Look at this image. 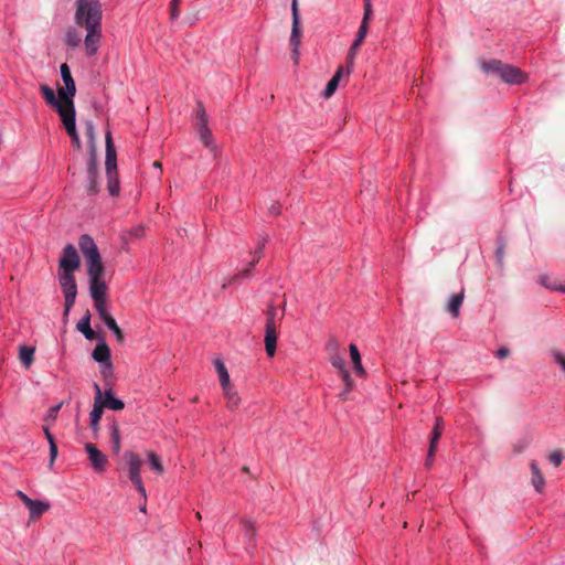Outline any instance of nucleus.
Returning <instances> with one entry per match:
<instances>
[{
	"mask_svg": "<svg viewBox=\"0 0 565 565\" xmlns=\"http://www.w3.org/2000/svg\"><path fill=\"white\" fill-rule=\"evenodd\" d=\"M530 468L532 471V484L537 492H543L545 486V479L535 461L530 463Z\"/></svg>",
	"mask_w": 565,
	"mask_h": 565,
	"instance_id": "5701e85b",
	"label": "nucleus"
},
{
	"mask_svg": "<svg viewBox=\"0 0 565 565\" xmlns=\"http://www.w3.org/2000/svg\"><path fill=\"white\" fill-rule=\"evenodd\" d=\"M276 310L269 309L267 312L266 333H265V350L268 356H274L276 352L277 334L275 324Z\"/></svg>",
	"mask_w": 565,
	"mask_h": 565,
	"instance_id": "9d476101",
	"label": "nucleus"
},
{
	"mask_svg": "<svg viewBox=\"0 0 565 565\" xmlns=\"http://www.w3.org/2000/svg\"><path fill=\"white\" fill-rule=\"evenodd\" d=\"M92 356L96 362H98L100 364L110 361V358H111L110 349L106 344L105 341L97 343V345L95 347V349L92 353Z\"/></svg>",
	"mask_w": 565,
	"mask_h": 565,
	"instance_id": "f3484780",
	"label": "nucleus"
},
{
	"mask_svg": "<svg viewBox=\"0 0 565 565\" xmlns=\"http://www.w3.org/2000/svg\"><path fill=\"white\" fill-rule=\"evenodd\" d=\"M552 356H553L554 361L562 367L563 372L565 373V354L558 350H553Z\"/></svg>",
	"mask_w": 565,
	"mask_h": 565,
	"instance_id": "ea45409f",
	"label": "nucleus"
},
{
	"mask_svg": "<svg viewBox=\"0 0 565 565\" xmlns=\"http://www.w3.org/2000/svg\"><path fill=\"white\" fill-rule=\"evenodd\" d=\"M434 457H435V455L430 457V448H429V449H428V454H427V459H426V462H425V465H426L427 467H430V466L433 465V462H434Z\"/></svg>",
	"mask_w": 565,
	"mask_h": 565,
	"instance_id": "4d7b16f0",
	"label": "nucleus"
},
{
	"mask_svg": "<svg viewBox=\"0 0 565 565\" xmlns=\"http://www.w3.org/2000/svg\"><path fill=\"white\" fill-rule=\"evenodd\" d=\"M345 71H347V66L345 67H343V66H339L338 67V70L335 71L334 75L328 82L324 90L322 92V96L326 99L330 98L334 94V92L337 90V88L339 86L341 77L342 76H347Z\"/></svg>",
	"mask_w": 565,
	"mask_h": 565,
	"instance_id": "dca6fc26",
	"label": "nucleus"
},
{
	"mask_svg": "<svg viewBox=\"0 0 565 565\" xmlns=\"http://www.w3.org/2000/svg\"><path fill=\"white\" fill-rule=\"evenodd\" d=\"M349 393H350V392H348V391H347V387H345V388H344V391L340 393L339 397H340L341 399H343V401H344V399H347V398H348V394H349Z\"/></svg>",
	"mask_w": 565,
	"mask_h": 565,
	"instance_id": "bf43d9fd",
	"label": "nucleus"
},
{
	"mask_svg": "<svg viewBox=\"0 0 565 565\" xmlns=\"http://www.w3.org/2000/svg\"><path fill=\"white\" fill-rule=\"evenodd\" d=\"M95 388V398L94 401H98L99 404H102V409L108 408L111 411H121L125 407V403L117 398L114 395L113 390H106L105 392H102L99 385L97 383L94 384Z\"/></svg>",
	"mask_w": 565,
	"mask_h": 565,
	"instance_id": "6e6552de",
	"label": "nucleus"
},
{
	"mask_svg": "<svg viewBox=\"0 0 565 565\" xmlns=\"http://www.w3.org/2000/svg\"><path fill=\"white\" fill-rule=\"evenodd\" d=\"M198 134H199L200 140L203 142V145L206 148H209L213 151L216 150V147H215L214 140H213V135L209 127L199 129Z\"/></svg>",
	"mask_w": 565,
	"mask_h": 565,
	"instance_id": "c756f323",
	"label": "nucleus"
},
{
	"mask_svg": "<svg viewBox=\"0 0 565 565\" xmlns=\"http://www.w3.org/2000/svg\"><path fill=\"white\" fill-rule=\"evenodd\" d=\"M87 174H88V180H93V179L97 178V166H96V161H95L94 157H92L88 162Z\"/></svg>",
	"mask_w": 565,
	"mask_h": 565,
	"instance_id": "a19ab883",
	"label": "nucleus"
},
{
	"mask_svg": "<svg viewBox=\"0 0 565 565\" xmlns=\"http://www.w3.org/2000/svg\"><path fill=\"white\" fill-rule=\"evenodd\" d=\"M61 77L64 83V87H60L57 89V94L61 98L65 100L64 104L71 106V103H74L73 98L76 94V85L73 79L70 66L66 63H63L60 67Z\"/></svg>",
	"mask_w": 565,
	"mask_h": 565,
	"instance_id": "423d86ee",
	"label": "nucleus"
},
{
	"mask_svg": "<svg viewBox=\"0 0 565 565\" xmlns=\"http://www.w3.org/2000/svg\"><path fill=\"white\" fill-rule=\"evenodd\" d=\"M56 456H57V446H56V443H52L50 445V461H51V463L54 462Z\"/></svg>",
	"mask_w": 565,
	"mask_h": 565,
	"instance_id": "3c124183",
	"label": "nucleus"
},
{
	"mask_svg": "<svg viewBox=\"0 0 565 565\" xmlns=\"http://www.w3.org/2000/svg\"><path fill=\"white\" fill-rule=\"evenodd\" d=\"M548 459L554 467H558L563 461V455L559 451H553L550 454Z\"/></svg>",
	"mask_w": 565,
	"mask_h": 565,
	"instance_id": "c03bdc74",
	"label": "nucleus"
},
{
	"mask_svg": "<svg viewBox=\"0 0 565 565\" xmlns=\"http://www.w3.org/2000/svg\"><path fill=\"white\" fill-rule=\"evenodd\" d=\"M61 407H62V403H58V404L52 406L46 414L45 420L54 422L57 417V414H58Z\"/></svg>",
	"mask_w": 565,
	"mask_h": 565,
	"instance_id": "79ce46f5",
	"label": "nucleus"
},
{
	"mask_svg": "<svg viewBox=\"0 0 565 565\" xmlns=\"http://www.w3.org/2000/svg\"><path fill=\"white\" fill-rule=\"evenodd\" d=\"M105 324L114 333V335L116 337V340L119 343H122L124 340H125V337H124V333H122L121 329L117 324L116 320L115 319H108V321Z\"/></svg>",
	"mask_w": 565,
	"mask_h": 565,
	"instance_id": "72a5a7b5",
	"label": "nucleus"
},
{
	"mask_svg": "<svg viewBox=\"0 0 565 565\" xmlns=\"http://www.w3.org/2000/svg\"><path fill=\"white\" fill-rule=\"evenodd\" d=\"M97 191H98V186H97L96 179L89 180L88 192L90 194H96Z\"/></svg>",
	"mask_w": 565,
	"mask_h": 565,
	"instance_id": "603ef678",
	"label": "nucleus"
},
{
	"mask_svg": "<svg viewBox=\"0 0 565 565\" xmlns=\"http://www.w3.org/2000/svg\"><path fill=\"white\" fill-rule=\"evenodd\" d=\"M508 354H509V350L507 348H501L497 352V356L499 359H503V358L508 356Z\"/></svg>",
	"mask_w": 565,
	"mask_h": 565,
	"instance_id": "6e6d98bb",
	"label": "nucleus"
},
{
	"mask_svg": "<svg viewBox=\"0 0 565 565\" xmlns=\"http://www.w3.org/2000/svg\"><path fill=\"white\" fill-rule=\"evenodd\" d=\"M371 14H372L371 1L370 0H365V2H364V14H363V19H362L361 25H365V26L369 28V20H370Z\"/></svg>",
	"mask_w": 565,
	"mask_h": 565,
	"instance_id": "58836bf2",
	"label": "nucleus"
},
{
	"mask_svg": "<svg viewBox=\"0 0 565 565\" xmlns=\"http://www.w3.org/2000/svg\"><path fill=\"white\" fill-rule=\"evenodd\" d=\"M503 65L504 64L499 60H491L488 62H483L481 66L484 72H492L499 75Z\"/></svg>",
	"mask_w": 565,
	"mask_h": 565,
	"instance_id": "473e14b6",
	"label": "nucleus"
},
{
	"mask_svg": "<svg viewBox=\"0 0 565 565\" xmlns=\"http://www.w3.org/2000/svg\"><path fill=\"white\" fill-rule=\"evenodd\" d=\"M367 31H369L367 26L360 25L359 31L355 36V40L353 41V43L351 44V46L349 49L348 56H347V71H345L347 76H349L353 71L355 56L358 54V51H359L361 44L363 43V41L366 38Z\"/></svg>",
	"mask_w": 565,
	"mask_h": 565,
	"instance_id": "9b49d317",
	"label": "nucleus"
},
{
	"mask_svg": "<svg viewBox=\"0 0 565 565\" xmlns=\"http://www.w3.org/2000/svg\"><path fill=\"white\" fill-rule=\"evenodd\" d=\"M40 89L46 104L54 107L61 118L65 117L67 114L73 113L75 110L74 103H71V106L64 104L65 100L61 98L58 95L56 97L54 90L47 85H41Z\"/></svg>",
	"mask_w": 565,
	"mask_h": 565,
	"instance_id": "0eeeda50",
	"label": "nucleus"
},
{
	"mask_svg": "<svg viewBox=\"0 0 565 565\" xmlns=\"http://www.w3.org/2000/svg\"><path fill=\"white\" fill-rule=\"evenodd\" d=\"M85 450L88 455L90 467L96 472H104L106 470L108 459L94 444L87 443Z\"/></svg>",
	"mask_w": 565,
	"mask_h": 565,
	"instance_id": "f8f14e48",
	"label": "nucleus"
},
{
	"mask_svg": "<svg viewBox=\"0 0 565 565\" xmlns=\"http://www.w3.org/2000/svg\"><path fill=\"white\" fill-rule=\"evenodd\" d=\"M291 13H292V28L290 34V45L292 47V54L295 57V62H298L300 39H301V29H300V15L298 10L297 0H292L291 2Z\"/></svg>",
	"mask_w": 565,
	"mask_h": 565,
	"instance_id": "1a4fd4ad",
	"label": "nucleus"
},
{
	"mask_svg": "<svg viewBox=\"0 0 565 565\" xmlns=\"http://www.w3.org/2000/svg\"><path fill=\"white\" fill-rule=\"evenodd\" d=\"M330 363L332 364V366H334L340 373H342L343 371L348 370L345 367V362H344V359L339 354V353H334L330 356Z\"/></svg>",
	"mask_w": 565,
	"mask_h": 565,
	"instance_id": "c9c22d12",
	"label": "nucleus"
},
{
	"mask_svg": "<svg viewBox=\"0 0 565 565\" xmlns=\"http://www.w3.org/2000/svg\"><path fill=\"white\" fill-rule=\"evenodd\" d=\"M65 43L71 47H77L81 43L84 44V39L75 29H68L65 34Z\"/></svg>",
	"mask_w": 565,
	"mask_h": 565,
	"instance_id": "2f4dec72",
	"label": "nucleus"
},
{
	"mask_svg": "<svg viewBox=\"0 0 565 565\" xmlns=\"http://www.w3.org/2000/svg\"><path fill=\"white\" fill-rule=\"evenodd\" d=\"M340 374H341V377H342V380H343V382L345 384L347 391L351 392L352 388H353L354 383H353V380L351 379V375H350L349 371L345 370V371H343Z\"/></svg>",
	"mask_w": 565,
	"mask_h": 565,
	"instance_id": "37998d69",
	"label": "nucleus"
},
{
	"mask_svg": "<svg viewBox=\"0 0 565 565\" xmlns=\"http://www.w3.org/2000/svg\"><path fill=\"white\" fill-rule=\"evenodd\" d=\"M465 298V291L461 290L458 294L452 295L447 303V310L451 317L457 318L460 313V307Z\"/></svg>",
	"mask_w": 565,
	"mask_h": 565,
	"instance_id": "a211bd4d",
	"label": "nucleus"
},
{
	"mask_svg": "<svg viewBox=\"0 0 565 565\" xmlns=\"http://www.w3.org/2000/svg\"><path fill=\"white\" fill-rule=\"evenodd\" d=\"M77 330L81 331L87 340L95 339V332L90 328V313L87 312L78 322Z\"/></svg>",
	"mask_w": 565,
	"mask_h": 565,
	"instance_id": "393cba45",
	"label": "nucleus"
},
{
	"mask_svg": "<svg viewBox=\"0 0 565 565\" xmlns=\"http://www.w3.org/2000/svg\"><path fill=\"white\" fill-rule=\"evenodd\" d=\"M81 266V258L74 245L67 244L58 259V282L65 299L63 317L66 319L75 303L77 285L74 273Z\"/></svg>",
	"mask_w": 565,
	"mask_h": 565,
	"instance_id": "7ed1b4c3",
	"label": "nucleus"
},
{
	"mask_svg": "<svg viewBox=\"0 0 565 565\" xmlns=\"http://www.w3.org/2000/svg\"><path fill=\"white\" fill-rule=\"evenodd\" d=\"M111 449L115 454H119L121 447V437L118 423L114 422L109 426Z\"/></svg>",
	"mask_w": 565,
	"mask_h": 565,
	"instance_id": "a878e982",
	"label": "nucleus"
},
{
	"mask_svg": "<svg viewBox=\"0 0 565 565\" xmlns=\"http://www.w3.org/2000/svg\"><path fill=\"white\" fill-rule=\"evenodd\" d=\"M152 166L153 168L161 169V163L159 161H154Z\"/></svg>",
	"mask_w": 565,
	"mask_h": 565,
	"instance_id": "e2e57ef3",
	"label": "nucleus"
},
{
	"mask_svg": "<svg viewBox=\"0 0 565 565\" xmlns=\"http://www.w3.org/2000/svg\"><path fill=\"white\" fill-rule=\"evenodd\" d=\"M249 269L242 270L236 277H248Z\"/></svg>",
	"mask_w": 565,
	"mask_h": 565,
	"instance_id": "052dcab7",
	"label": "nucleus"
},
{
	"mask_svg": "<svg viewBox=\"0 0 565 565\" xmlns=\"http://www.w3.org/2000/svg\"><path fill=\"white\" fill-rule=\"evenodd\" d=\"M43 431L49 441V445H51L52 443H55V439H54L53 435L51 434L49 426H43Z\"/></svg>",
	"mask_w": 565,
	"mask_h": 565,
	"instance_id": "5fc2aeb1",
	"label": "nucleus"
},
{
	"mask_svg": "<svg viewBox=\"0 0 565 565\" xmlns=\"http://www.w3.org/2000/svg\"><path fill=\"white\" fill-rule=\"evenodd\" d=\"M105 145H106V172L108 178L107 189L111 196H116L119 194V180L117 172V157L116 150L113 142L111 132L108 130L105 135Z\"/></svg>",
	"mask_w": 565,
	"mask_h": 565,
	"instance_id": "20e7f679",
	"label": "nucleus"
},
{
	"mask_svg": "<svg viewBox=\"0 0 565 565\" xmlns=\"http://www.w3.org/2000/svg\"><path fill=\"white\" fill-rule=\"evenodd\" d=\"M443 430L440 429H433L431 436H430V457L435 455L437 450V444L441 437Z\"/></svg>",
	"mask_w": 565,
	"mask_h": 565,
	"instance_id": "e433bc0d",
	"label": "nucleus"
},
{
	"mask_svg": "<svg viewBox=\"0 0 565 565\" xmlns=\"http://www.w3.org/2000/svg\"><path fill=\"white\" fill-rule=\"evenodd\" d=\"M349 352H350V358L353 363V367H354L356 375L364 376L365 370L362 365L361 354L359 352L358 347L355 344L351 343L349 345Z\"/></svg>",
	"mask_w": 565,
	"mask_h": 565,
	"instance_id": "4be33fe9",
	"label": "nucleus"
},
{
	"mask_svg": "<svg viewBox=\"0 0 565 565\" xmlns=\"http://www.w3.org/2000/svg\"><path fill=\"white\" fill-rule=\"evenodd\" d=\"M125 458L128 463V473L130 481L134 483L137 491L146 499L147 492L140 476L141 460L139 456L132 451H127L125 454Z\"/></svg>",
	"mask_w": 565,
	"mask_h": 565,
	"instance_id": "39448f33",
	"label": "nucleus"
},
{
	"mask_svg": "<svg viewBox=\"0 0 565 565\" xmlns=\"http://www.w3.org/2000/svg\"><path fill=\"white\" fill-rule=\"evenodd\" d=\"M443 425H444L443 419L438 417V418H436V423H435L434 429L443 430Z\"/></svg>",
	"mask_w": 565,
	"mask_h": 565,
	"instance_id": "13d9d810",
	"label": "nucleus"
},
{
	"mask_svg": "<svg viewBox=\"0 0 565 565\" xmlns=\"http://www.w3.org/2000/svg\"><path fill=\"white\" fill-rule=\"evenodd\" d=\"M102 404L98 401H94L93 409L89 414V426L92 430L96 434L99 430V420L103 415Z\"/></svg>",
	"mask_w": 565,
	"mask_h": 565,
	"instance_id": "b1692460",
	"label": "nucleus"
},
{
	"mask_svg": "<svg viewBox=\"0 0 565 565\" xmlns=\"http://www.w3.org/2000/svg\"><path fill=\"white\" fill-rule=\"evenodd\" d=\"M75 110L73 113L67 114L65 117H62L61 120L63 122V126L67 132V135L71 137L72 143L76 149H81L82 143L79 136L76 130V118H75Z\"/></svg>",
	"mask_w": 565,
	"mask_h": 565,
	"instance_id": "4468645a",
	"label": "nucleus"
},
{
	"mask_svg": "<svg viewBox=\"0 0 565 565\" xmlns=\"http://www.w3.org/2000/svg\"><path fill=\"white\" fill-rule=\"evenodd\" d=\"M223 396L226 399V408L231 412L236 411L241 405V397L234 384L222 388Z\"/></svg>",
	"mask_w": 565,
	"mask_h": 565,
	"instance_id": "2eb2a0df",
	"label": "nucleus"
},
{
	"mask_svg": "<svg viewBox=\"0 0 565 565\" xmlns=\"http://www.w3.org/2000/svg\"><path fill=\"white\" fill-rule=\"evenodd\" d=\"M213 363H214L216 373L218 375L221 387L223 388V387L233 385V383L231 382V379H230L228 371H227L224 362L221 359H215Z\"/></svg>",
	"mask_w": 565,
	"mask_h": 565,
	"instance_id": "aec40b11",
	"label": "nucleus"
},
{
	"mask_svg": "<svg viewBox=\"0 0 565 565\" xmlns=\"http://www.w3.org/2000/svg\"><path fill=\"white\" fill-rule=\"evenodd\" d=\"M195 516H196V519H198V520H201V519H202V515H201V513H200V512H196Z\"/></svg>",
	"mask_w": 565,
	"mask_h": 565,
	"instance_id": "69168bd1",
	"label": "nucleus"
},
{
	"mask_svg": "<svg viewBox=\"0 0 565 565\" xmlns=\"http://www.w3.org/2000/svg\"><path fill=\"white\" fill-rule=\"evenodd\" d=\"M85 130H86L88 143L92 148V151L94 152L95 151V139H96L94 124L92 121H87L85 125Z\"/></svg>",
	"mask_w": 565,
	"mask_h": 565,
	"instance_id": "f704fd0d",
	"label": "nucleus"
},
{
	"mask_svg": "<svg viewBox=\"0 0 565 565\" xmlns=\"http://www.w3.org/2000/svg\"><path fill=\"white\" fill-rule=\"evenodd\" d=\"M102 374L104 375V377H108V376L113 375V364H111V361L103 363Z\"/></svg>",
	"mask_w": 565,
	"mask_h": 565,
	"instance_id": "de8ad7c7",
	"label": "nucleus"
},
{
	"mask_svg": "<svg viewBox=\"0 0 565 565\" xmlns=\"http://www.w3.org/2000/svg\"><path fill=\"white\" fill-rule=\"evenodd\" d=\"M143 234V227L142 226H137V227H134L130 230V235L135 236V237H141Z\"/></svg>",
	"mask_w": 565,
	"mask_h": 565,
	"instance_id": "864d4df0",
	"label": "nucleus"
},
{
	"mask_svg": "<svg viewBox=\"0 0 565 565\" xmlns=\"http://www.w3.org/2000/svg\"><path fill=\"white\" fill-rule=\"evenodd\" d=\"M75 23L85 29L84 50L87 57H94L103 40V4L100 0H76Z\"/></svg>",
	"mask_w": 565,
	"mask_h": 565,
	"instance_id": "f257e3e1",
	"label": "nucleus"
},
{
	"mask_svg": "<svg viewBox=\"0 0 565 565\" xmlns=\"http://www.w3.org/2000/svg\"><path fill=\"white\" fill-rule=\"evenodd\" d=\"M195 126L196 130L209 127V117L201 102L196 103L195 108Z\"/></svg>",
	"mask_w": 565,
	"mask_h": 565,
	"instance_id": "bb28decb",
	"label": "nucleus"
},
{
	"mask_svg": "<svg viewBox=\"0 0 565 565\" xmlns=\"http://www.w3.org/2000/svg\"><path fill=\"white\" fill-rule=\"evenodd\" d=\"M50 508H51V504L49 502L40 501V500H32V503L28 507V509L30 511V519L31 520L39 519L42 514L47 512L50 510Z\"/></svg>",
	"mask_w": 565,
	"mask_h": 565,
	"instance_id": "6ab92c4d",
	"label": "nucleus"
},
{
	"mask_svg": "<svg viewBox=\"0 0 565 565\" xmlns=\"http://www.w3.org/2000/svg\"><path fill=\"white\" fill-rule=\"evenodd\" d=\"M497 255H498V257H499L500 259L502 258V256H503V250H502V248H499V249L497 250Z\"/></svg>",
	"mask_w": 565,
	"mask_h": 565,
	"instance_id": "0e129e2a",
	"label": "nucleus"
},
{
	"mask_svg": "<svg viewBox=\"0 0 565 565\" xmlns=\"http://www.w3.org/2000/svg\"><path fill=\"white\" fill-rule=\"evenodd\" d=\"M147 459L150 465V468L157 473V475H163L164 468L161 462V458L152 450L147 451Z\"/></svg>",
	"mask_w": 565,
	"mask_h": 565,
	"instance_id": "c85d7f7f",
	"label": "nucleus"
},
{
	"mask_svg": "<svg viewBox=\"0 0 565 565\" xmlns=\"http://www.w3.org/2000/svg\"><path fill=\"white\" fill-rule=\"evenodd\" d=\"M15 495L26 505L29 507L32 503V500L30 497H28L23 491L17 490Z\"/></svg>",
	"mask_w": 565,
	"mask_h": 565,
	"instance_id": "8fccbe9b",
	"label": "nucleus"
},
{
	"mask_svg": "<svg viewBox=\"0 0 565 565\" xmlns=\"http://www.w3.org/2000/svg\"><path fill=\"white\" fill-rule=\"evenodd\" d=\"M243 529L245 531V534L249 537H253L255 534V527L254 524L250 521L243 520L242 521Z\"/></svg>",
	"mask_w": 565,
	"mask_h": 565,
	"instance_id": "a18cd8bd",
	"label": "nucleus"
},
{
	"mask_svg": "<svg viewBox=\"0 0 565 565\" xmlns=\"http://www.w3.org/2000/svg\"><path fill=\"white\" fill-rule=\"evenodd\" d=\"M35 348L22 345L19 350V358L21 363L29 369L34 360Z\"/></svg>",
	"mask_w": 565,
	"mask_h": 565,
	"instance_id": "cd10ccee",
	"label": "nucleus"
},
{
	"mask_svg": "<svg viewBox=\"0 0 565 565\" xmlns=\"http://www.w3.org/2000/svg\"><path fill=\"white\" fill-rule=\"evenodd\" d=\"M213 363H214L216 373L218 375L221 387L223 388V387L233 385V383L231 382V379H230L228 371H227L224 362L221 359H215Z\"/></svg>",
	"mask_w": 565,
	"mask_h": 565,
	"instance_id": "412c9836",
	"label": "nucleus"
},
{
	"mask_svg": "<svg viewBox=\"0 0 565 565\" xmlns=\"http://www.w3.org/2000/svg\"><path fill=\"white\" fill-rule=\"evenodd\" d=\"M264 246H265V242L258 243L257 248L252 253V259L249 262V267H254L259 262V259L262 258Z\"/></svg>",
	"mask_w": 565,
	"mask_h": 565,
	"instance_id": "4c0bfd02",
	"label": "nucleus"
},
{
	"mask_svg": "<svg viewBox=\"0 0 565 565\" xmlns=\"http://www.w3.org/2000/svg\"><path fill=\"white\" fill-rule=\"evenodd\" d=\"M541 282L546 286L547 288H551V289H554V290H558V291H562V292H565V285H551L546 281V278L545 277H542L541 278Z\"/></svg>",
	"mask_w": 565,
	"mask_h": 565,
	"instance_id": "09e8293b",
	"label": "nucleus"
},
{
	"mask_svg": "<svg viewBox=\"0 0 565 565\" xmlns=\"http://www.w3.org/2000/svg\"><path fill=\"white\" fill-rule=\"evenodd\" d=\"M270 212L274 214V215H278L280 213V210L279 207H276V206H273Z\"/></svg>",
	"mask_w": 565,
	"mask_h": 565,
	"instance_id": "680f3d73",
	"label": "nucleus"
},
{
	"mask_svg": "<svg viewBox=\"0 0 565 565\" xmlns=\"http://www.w3.org/2000/svg\"><path fill=\"white\" fill-rule=\"evenodd\" d=\"M181 0H171V3H170V13H171V19L174 20L179 17L180 14V11H179V3H180Z\"/></svg>",
	"mask_w": 565,
	"mask_h": 565,
	"instance_id": "49530a36",
	"label": "nucleus"
},
{
	"mask_svg": "<svg viewBox=\"0 0 565 565\" xmlns=\"http://www.w3.org/2000/svg\"><path fill=\"white\" fill-rule=\"evenodd\" d=\"M499 76L507 84H522L527 78L526 74L520 68L509 64L503 65Z\"/></svg>",
	"mask_w": 565,
	"mask_h": 565,
	"instance_id": "ddd939ff",
	"label": "nucleus"
},
{
	"mask_svg": "<svg viewBox=\"0 0 565 565\" xmlns=\"http://www.w3.org/2000/svg\"><path fill=\"white\" fill-rule=\"evenodd\" d=\"M94 307L98 313L99 319L106 323L108 319H114L107 308V300L94 301Z\"/></svg>",
	"mask_w": 565,
	"mask_h": 565,
	"instance_id": "7c9ffc66",
	"label": "nucleus"
},
{
	"mask_svg": "<svg viewBox=\"0 0 565 565\" xmlns=\"http://www.w3.org/2000/svg\"><path fill=\"white\" fill-rule=\"evenodd\" d=\"M78 246L85 257L89 284V295L93 301L107 300V284L105 281V267L94 239L84 234L78 239Z\"/></svg>",
	"mask_w": 565,
	"mask_h": 565,
	"instance_id": "f03ea898",
	"label": "nucleus"
}]
</instances>
